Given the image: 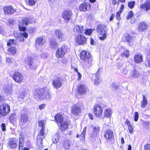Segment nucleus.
I'll use <instances>...</instances> for the list:
<instances>
[{"instance_id": "nucleus-1", "label": "nucleus", "mask_w": 150, "mask_h": 150, "mask_svg": "<svg viewBox=\"0 0 150 150\" xmlns=\"http://www.w3.org/2000/svg\"><path fill=\"white\" fill-rule=\"evenodd\" d=\"M83 26L76 25L74 28V31L76 35H80L76 38V42L77 44L79 45H83L84 44V36L81 34L83 33Z\"/></svg>"}, {"instance_id": "nucleus-2", "label": "nucleus", "mask_w": 150, "mask_h": 150, "mask_svg": "<svg viewBox=\"0 0 150 150\" xmlns=\"http://www.w3.org/2000/svg\"><path fill=\"white\" fill-rule=\"evenodd\" d=\"M36 97L38 98L50 100L51 99V95L46 90L43 89H37L35 92Z\"/></svg>"}, {"instance_id": "nucleus-3", "label": "nucleus", "mask_w": 150, "mask_h": 150, "mask_svg": "<svg viewBox=\"0 0 150 150\" xmlns=\"http://www.w3.org/2000/svg\"><path fill=\"white\" fill-rule=\"evenodd\" d=\"M106 106V105L105 103L95 105L93 107V112L95 115L98 117H101L103 108Z\"/></svg>"}, {"instance_id": "nucleus-4", "label": "nucleus", "mask_w": 150, "mask_h": 150, "mask_svg": "<svg viewBox=\"0 0 150 150\" xmlns=\"http://www.w3.org/2000/svg\"><path fill=\"white\" fill-rule=\"evenodd\" d=\"M93 57L90 53L85 50V68H89L93 64Z\"/></svg>"}, {"instance_id": "nucleus-5", "label": "nucleus", "mask_w": 150, "mask_h": 150, "mask_svg": "<svg viewBox=\"0 0 150 150\" xmlns=\"http://www.w3.org/2000/svg\"><path fill=\"white\" fill-rule=\"evenodd\" d=\"M69 50L68 47L66 45H62L58 48L56 52V55L58 58H62L64 55L67 51Z\"/></svg>"}, {"instance_id": "nucleus-6", "label": "nucleus", "mask_w": 150, "mask_h": 150, "mask_svg": "<svg viewBox=\"0 0 150 150\" xmlns=\"http://www.w3.org/2000/svg\"><path fill=\"white\" fill-rule=\"evenodd\" d=\"M96 30L98 32L102 35V36L100 37V39L101 40H104L106 38V30L105 26L103 25H99L98 26Z\"/></svg>"}, {"instance_id": "nucleus-7", "label": "nucleus", "mask_w": 150, "mask_h": 150, "mask_svg": "<svg viewBox=\"0 0 150 150\" xmlns=\"http://www.w3.org/2000/svg\"><path fill=\"white\" fill-rule=\"evenodd\" d=\"M104 137L106 140L108 142H109L111 143H114L112 141L114 140V133L113 131L110 130L108 129L105 130L104 132Z\"/></svg>"}, {"instance_id": "nucleus-8", "label": "nucleus", "mask_w": 150, "mask_h": 150, "mask_svg": "<svg viewBox=\"0 0 150 150\" xmlns=\"http://www.w3.org/2000/svg\"><path fill=\"white\" fill-rule=\"evenodd\" d=\"M10 111V107L7 104H3L0 106V115L2 116L6 115Z\"/></svg>"}, {"instance_id": "nucleus-9", "label": "nucleus", "mask_w": 150, "mask_h": 150, "mask_svg": "<svg viewBox=\"0 0 150 150\" xmlns=\"http://www.w3.org/2000/svg\"><path fill=\"white\" fill-rule=\"evenodd\" d=\"M129 70L130 71L129 76L132 77L136 78L139 76L138 71L135 69L134 67L132 64H130L128 66Z\"/></svg>"}, {"instance_id": "nucleus-10", "label": "nucleus", "mask_w": 150, "mask_h": 150, "mask_svg": "<svg viewBox=\"0 0 150 150\" xmlns=\"http://www.w3.org/2000/svg\"><path fill=\"white\" fill-rule=\"evenodd\" d=\"M62 16L66 22H67L71 20L73 16V14L71 11L65 10L62 13Z\"/></svg>"}, {"instance_id": "nucleus-11", "label": "nucleus", "mask_w": 150, "mask_h": 150, "mask_svg": "<svg viewBox=\"0 0 150 150\" xmlns=\"http://www.w3.org/2000/svg\"><path fill=\"white\" fill-rule=\"evenodd\" d=\"M12 77L16 82L18 83H21L23 79V77L22 74L18 72H15Z\"/></svg>"}, {"instance_id": "nucleus-12", "label": "nucleus", "mask_w": 150, "mask_h": 150, "mask_svg": "<svg viewBox=\"0 0 150 150\" xmlns=\"http://www.w3.org/2000/svg\"><path fill=\"white\" fill-rule=\"evenodd\" d=\"M63 80L62 78L58 77L54 80L52 85L53 87L56 89H58L62 86V84Z\"/></svg>"}, {"instance_id": "nucleus-13", "label": "nucleus", "mask_w": 150, "mask_h": 150, "mask_svg": "<svg viewBox=\"0 0 150 150\" xmlns=\"http://www.w3.org/2000/svg\"><path fill=\"white\" fill-rule=\"evenodd\" d=\"M55 34L56 38H57L59 41H62L64 40V34L61 30L56 29Z\"/></svg>"}, {"instance_id": "nucleus-14", "label": "nucleus", "mask_w": 150, "mask_h": 150, "mask_svg": "<svg viewBox=\"0 0 150 150\" xmlns=\"http://www.w3.org/2000/svg\"><path fill=\"white\" fill-rule=\"evenodd\" d=\"M99 70L96 74H92L93 76L91 79L92 80L94 81V84L97 85H99L100 82V80L99 79L100 74V72H99Z\"/></svg>"}, {"instance_id": "nucleus-15", "label": "nucleus", "mask_w": 150, "mask_h": 150, "mask_svg": "<svg viewBox=\"0 0 150 150\" xmlns=\"http://www.w3.org/2000/svg\"><path fill=\"white\" fill-rule=\"evenodd\" d=\"M8 146L11 149H14L18 146L17 141L14 138L9 139L7 143Z\"/></svg>"}, {"instance_id": "nucleus-16", "label": "nucleus", "mask_w": 150, "mask_h": 150, "mask_svg": "<svg viewBox=\"0 0 150 150\" xmlns=\"http://www.w3.org/2000/svg\"><path fill=\"white\" fill-rule=\"evenodd\" d=\"M29 121V117L28 114L25 113H21L20 117V124L23 125Z\"/></svg>"}, {"instance_id": "nucleus-17", "label": "nucleus", "mask_w": 150, "mask_h": 150, "mask_svg": "<svg viewBox=\"0 0 150 150\" xmlns=\"http://www.w3.org/2000/svg\"><path fill=\"white\" fill-rule=\"evenodd\" d=\"M25 64L28 65L29 67L31 69L34 68V63L33 59L29 56H28L25 59Z\"/></svg>"}, {"instance_id": "nucleus-18", "label": "nucleus", "mask_w": 150, "mask_h": 150, "mask_svg": "<svg viewBox=\"0 0 150 150\" xmlns=\"http://www.w3.org/2000/svg\"><path fill=\"white\" fill-rule=\"evenodd\" d=\"M148 25L145 22H142L139 23L138 26V30L139 32H142L147 30Z\"/></svg>"}, {"instance_id": "nucleus-19", "label": "nucleus", "mask_w": 150, "mask_h": 150, "mask_svg": "<svg viewBox=\"0 0 150 150\" xmlns=\"http://www.w3.org/2000/svg\"><path fill=\"white\" fill-rule=\"evenodd\" d=\"M81 111V109L77 105L73 106L71 108V113L73 114L77 115Z\"/></svg>"}, {"instance_id": "nucleus-20", "label": "nucleus", "mask_w": 150, "mask_h": 150, "mask_svg": "<svg viewBox=\"0 0 150 150\" xmlns=\"http://www.w3.org/2000/svg\"><path fill=\"white\" fill-rule=\"evenodd\" d=\"M45 43V40L44 37L40 36L37 38L35 41V44L41 46Z\"/></svg>"}, {"instance_id": "nucleus-21", "label": "nucleus", "mask_w": 150, "mask_h": 150, "mask_svg": "<svg viewBox=\"0 0 150 150\" xmlns=\"http://www.w3.org/2000/svg\"><path fill=\"white\" fill-rule=\"evenodd\" d=\"M5 14H13L15 11L14 9L12 6H6L4 8Z\"/></svg>"}, {"instance_id": "nucleus-22", "label": "nucleus", "mask_w": 150, "mask_h": 150, "mask_svg": "<svg viewBox=\"0 0 150 150\" xmlns=\"http://www.w3.org/2000/svg\"><path fill=\"white\" fill-rule=\"evenodd\" d=\"M54 118L55 121L58 124V125L64 121L63 116L59 114L56 115Z\"/></svg>"}, {"instance_id": "nucleus-23", "label": "nucleus", "mask_w": 150, "mask_h": 150, "mask_svg": "<svg viewBox=\"0 0 150 150\" xmlns=\"http://www.w3.org/2000/svg\"><path fill=\"white\" fill-rule=\"evenodd\" d=\"M58 126L62 131L66 129L69 126L67 122L66 121H64L62 122L60 124H59Z\"/></svg>"}, {"instance_id": "nucleus-24", "label": "nucleus", "mask_w": 150, "mask_h": 150, "mask_svg": "<svg viewBox=\"0 0 150 150\" xmlns=\"http://www.w3.org/2000/svg\"><path fill=\"white\" fill-rule=\"evenodd\" d=\"M50 45L51 49H54L58 46V43L56 40L54 38L51 39L50 42Z\"/></svg>"}, {"instance_id": "nucleus-25", "label": "nucleus", "mask_w": 150, "mask_h": 150, "mask_svg": "<svg viewBox=\"0 0 150 150\" xmlns=\"http://www.w3.org/2000/svg\"><path fill=\"white\" fill-rule=\"evenodd\" d=\"M44 129H41L40 132V134L37 137V139L40 140V142H42L43 139L44 138Z\"/></svg>"}, {"instance_id": "nucleus-26", "label": "nucleus", "mask_w": 150, "mask_h": 150, "mask_svg": "<svg viewBox=\"0 0 150 150\" xmlns=\"http://www.w3.org/2000/svg\"><path fill=\"white\" fill-rule=\"evenodd\" d=\"M140 8L141 9L145 8V10L147 11L150 9V1H147L144 4L141 5Z\"/></svg>"}, {"instance_id": "nucleus-27", "label": "nucleus", "mask_w": 150, "mask_h": 150, "mask_svg": "<svg viewBox=\"0 0 150 150\" xmlns=\"http://www.w3.org/2000/svg\"><path fill=\"white\" fill-rule=\"evenodd\" d=\"M78 93L80 95L84 94V86L82 84H80L78 86Z\"/></svg>"}, {"instance_id": "nucleus-28", "label": "nucleus", "mask_w": 150, "mask_h": 150, "mask_svg": "<svg viewBox=\"0 0 150 150\" xmlns=\"http://www.w3.org/2000/svg\"><path fill=\"white\" fill-rule=\"evenodd\" d=\"M143 57L142 55H136L134 57L135 62L137 63H141L142 61Z\"/></svg>"}, {"instance_id": "nucleus-29", "label": "nucleus", "mask_w": 150, "mask_h": 150, "mask_svg": "<svg viewBox=\"0 0 150 150\" xmlns=\"http://www.w3.org/2000/svg\"><path fill=\"white\" fill-rule=\"evenodd\" d=\"M24 143V138L22 137V136L20 137L19 143V150H23V144Z\"/></svg>"}, {"instance_id": "nucleus-30", "label": "nucleus", "mask_w": 150, "mask_h": 150, "mask_svg": "<svg viewBox=\"0 0 150 150\" xmlns=\"http://www.w3.org/2000/svg\"><path fill=\"white\" fill-rule=\"evenodd\" d=\"M93 136L94 137H96L97 136L98 133L100 130V128L98 126L94 127L93 126Z\"/></svg>"}, {"instance_id": "nucleus-31", "label": "nucleus", "mask_w": 150, "mask_h": 150, "mask_svg": "<svg viewBox=\"0 0 150 150\" xmlns=\"http://www.w3.org/2000/svg\"><path fill=\"white\" fill-rule=\"evenodd\" d=\"M31 23L30 18H23L21 21V24L23 25H27Z\"/></svg>"}, {"instance_id": "nucleus-32", "label": "nucleus", "mask_w": 150, "mask_h": 150, "mask_svg": "<svg viewBox=\"0 0 150 150\" xmlns=\"http://www.w3.org/2000/svg\"><path fill=\"white\" fill-rule=\"evenodd\" d=\"M16 115L15 113H12L10 115L9 119V121L11 123H13L16 122Z\"/></svg>"}, {"instance_id": "nucleus-33", "label": "nucleus", "mask_w": 150, "mask_h": 150, "mask_svg": "<svg viewBox=\"0 0 150 150\" xmlns=\"http://www.w3.org/2000/svg\"><path fill=\"white\" fill-rule=\"evenodd\" d=\"M148 102L146 99V96L144 95H143V100L141 103V106L142 108H144L145 107L146 105L147 104Z\"/></svg>"}, {"instance_id": "nucleus-34", "label": "nucleus", "mask_w": 150, "mask_h": 150, "mask_svg": "<svg viewBox=\"0 0 150 150\" xmlns=\"http://www.w3.org/2000/svg\"><path fill=\"white\" fill-rule=\"evenodd\" d=\"M112 114V112L110 108H108L106 109L104 112V115L105 117H111Z\"/></svg>"}, {"instance_id": "nucleus-35", "label": "nucleus", "mask_w": 150, "mask_h": 150, "mask_svg": "<svg viewBox=\"0 0 150 150\" xmlns=\"http://www.w3.org/2000/svg\"><path fill=\"white\" fill-rule=\"evenodd\" d=\"M63 145L64 148L66 149H68L70 147L69 140H65L64 142Z\"/></svg>"}, {"instance_id": "nucleus-36", "label": "nucleus", "mask_w": 150, "mask_h": 150, "mask_svg": "<svg viewBox=\"0 0 150 150\" xmlns=\"http://www.w3.org/2000/svg\"><path fill=\"white\" fill-rule=\"evenodd\" d=\"M16 48L14 46H12L10 47L8 50L9 53L13 55L16 53Z\"/></svg>"}, {"instance_id": "nucleus-37", "label": "nucleus", "mask_w": 150, "mask_h": 150, "mask_svg": "<svg viewBox=\"0 0 150 150\" xmlns=\"http://www.w3.org/2000/svg\"><path fill=\"white\" fill-rule=\"evenodd\" d=\"M124 38L126 39L125 41L126 40L128 42L132 41L134 38L133 37L131 36L128 34H125Z\"/></svg>"}, {"instance_id": "nucleus-38", "label": "nucleus", "mask_w": 150, "mask_h": 150, "mask_svg": "<svg viewBox=\"0 0 150 150\" xmlns=\"http://www.w3.org/2000/svg\"><path fill=\"white\" fill-rule=\"evenodd\" d=\"M59 138L58 134H56V135L52 138V141L53 143L57 144L59 141Z\"/></svg>"}, {"instance_id": "nucleus-39", "label": "nucleus", "mask_w": 150, "mask_h": 150, "mask_svg": "<svg viewBox=\"0 0 150 150\" xmlns=\"http://www.w3.org/2000/svg\"><path fill=\"white\" fill-rule=\"evenodd\" d=\"M45 122V121L44 120L39 121L38 122L39 126L41 127V129H45L44 125Z\"/></svg>"}, {"instance_id": "nucleus-40", "label": "nucleus", "mask_w": 150, "mask_h": 150, "mask_svg": "<svg viewBox=\"0 0 150 150\" xmlns=\"http://www.w3.org/2000/svg\"><path fill=\"white\" fill-rule=\"evenodd\" d=\"M129 51L126 50L124 51L122 53H121V56L123 57H129Z\"/></svg>"}, {"instance_id": "nucleus-41", "label": "nucleus", "mask_w": 150, "mask_h": 150, "mask_svg": "<svg viewBox=\"0 0 150 150\" xmlns=\"http://www.w3.org/2000/svg\"><path fill=\"white\" fill-rule=\"evenodd\" d=\"M142 125L146 129H148L149 125V122L143 121H142Z\"/></svg>"}, {"instance_id": "nucleus-42", "label": "nucleus", "mask_w": 150, "mask_h": 150, "mask_svg": "<svg viewBox=\"0 0 150 150\" xmlns=\"http://www.w3.org/2000/svg\"><path fill=\"white\" fill-rule=\"evenodd\" d=\"M93 30L92 29H87L85 30V34L90 35L92 33Z\"/></svg>"}, {"instance_id": "nucleus-43", "label": "nucleus", "mask_w": 150, "mask_h": 150, "mask_svg": "<svg viewBox=\"0 0 150 150\" xmlns=\"http://www.w3.org/2000/svg\"><path fill=\"white\" fill-rule=\"evenodd\" d=\"M16 41L14 39H9L7 43V45L8 46L11 45V44H15L16 43Z\"/></svg>"}, {"instance_id": "nucleus-44", "label": "nucleus", "mask_w": 150, "mask_h": 150, "mask_svg": "<svg viewBox=\"0 0 150 150\" xmlns=\"http://www.w3.org/2000/svg\"><path fill=\"white\" fill-rule=\"evenodd\" d=\"M135 4V2L134 1L129 2L128 3V6L130 8L132 9L134 7Z\"/></svg>"}, {"instance_id": "nucleus-45", "label": "nucleus", "mask_w": 150, "mask_h": 150, "mask_svg": "<svg viewBox=\"0 0 150 150\" xmlns=\"http://www.w3.org/2000/svg\"><path fill=\"white\" fill-rule=\"evenodd\" d=\"M133 15L134 13L132 11H129L127 14V19H129L133 17Z\"/></svg>"}, {"instance_id": "nucleus-46", "label": "nucleus", "mask_w": 150, "mask_h": 150, "mask_svg": "<svg viewBox=\"0 0 150 150\" xmlns=\"http://www.w3.org/2000/svg\"><path fill=\"white\" fill-rule=\"evenodd\" d=\"M91 7V5L90 3L88 2L86 3L85 2V9L86 11L89 10Z\"/></svg>"}, {"instance_id": "nucleus-47", "label": "nucleus", "mask_w": 150, "mask_h": 150, "mask_svg": "<svg viewBox=\"0 0 150 150\" xmlns=\"http://www.w3.org/2000/svg\"><path fill=\"white\" fill-rule=\"evenodd\" d=\"M37 0H28V3L29 5L32 6L35 4Z\"/></svg>"}, {"instance_id": "nucleus-48", "label": "nucleus", "mask_w": 150, "mask_h": 150, "mask_svg": "<svg viewBox=\"0 0 150 150\" xmlns=\"http://www.w3.org/2000/svg\"><path fill=\"white\" fill-rule=\"evenodd\" d=\"M25 95L23 91H21L20 93L19 98L21 99H23L25 97Z\"/></svg>"}, {"instance_id": "nucleus-49", "label": "nucleus", "mask_w": 150, "mask_h": 150, "mask_svg": "<svg viewBox=\"0 0 150 150\" xmlns=\"http://www.w3.org/2000/svg\"><path fill=\"white\" fill-rule=\"evenodd\" d=\"M139 115L138 113L137 112H135L134 116V120L135 122H137L139 119Z\"/></svg>"}, {"instance_id": "nucleus-50", "label": "nucleus", "mask_w": 150, "mask_h": 150, "mask_svg": "<svg viewBox=\"0 0 150 150\" xmlns=\"http://www.w3.org/2000/svg\"><path fill=\"white\" fill-rule=\"evenodd\" d=\"M121 13L120 12L118 11L117 12L116 14V17L117 19L118 20H120L121 19V18L120 17V14H121Z\"/></svg>"}, {"instance_id": "nucleus-51", "label": "nucleus", "mask_w": 150, "mask_h": 150, "mask_svg": "<svg viewBox=\"0 0 150 150\" xmlns=\"http://www.w3.org/2000/svg\"><path fill=\"white\" fill-rule=\"evenodd\" d=\"M80 139L82 140L84 139V128L83 129V131L80 136Z\"/></svg>"}, {"instance_id": "nucleus-52", "label": "nucleus", "mask_w": 150, "mask_h": 150, "mask_svg": "<svg viewBox=\"0 0 150 150\" xmlns=\"http://www.w3.org/2000/svg\"><path fill=\"white\" fill-rule=\"evenodd\" d=\"M19 28L20 31L25 32L26 30V27L25 26H21L20 25H19Z\"/></svg>"}, {"instance_id": "nucleus-53", "label": "nucleus", "mask_w": 150, "mask_h": 150, "mask_svg": "<svg viewBox=\"0 0 150 150\" xmlns=\"http://www.w3.org/2000/svg\"><path fill=\"white\" fill-rule=\"evenodd\" d=\"M21 33H18L17 32H14V35L17 39H18V38H19L20 35H21Z\"/></svg>"}, {"instance_id": "nucleus-54", "label": "nucleus", "mask_w": 150, "mask_h": 150, "mask_svg": "<svg viewBox=\"0 0 150 150\" xmlns=\"http://www.w3.org/2000/svg\"><path fill=\"white\" fill-rule=\"evenodd\" d=\"M128 128L129 132L131 134H132L133 132V128L132 127L131 125L128 126Z\"/></svg>"}, {"instance_id": "nucleus-55", "label": "nucleus", "mask_w": 150, "mask_h": 150, "mask_svg": "<svg viewBox=\"0 0 150 150\" xmlns=\"http://www.w3.org/2000/svg\"><path fill=\"white\" fill-rule=\"evenodd\" d=\"M84 8V3H82L79 7V9L81 11H83Z\"/></svg>"}, {"instance_id": "nucleus-56", "label": "nucleus", "mask_w": 150, "mask_h": 150, "mask_svg": "<svg viewBox=\"0 0 150 150\" xmlns=\"http://www.w3.org/2000/svg\"><path fill=\"white\" fill-rule=\"evenodd\" d=\"M21 33L23 37H24L25 38H27L28 36V34L26 33L23 32V33Z\"/></svg>"}, {"instance_id": "nucleus-57", "label": "nucleus", "mask_w": 150, "mask_h": 150, "mask_svg": "<svg viewBox=\"0 0 150 150\" xmlns=\"http://www.w3.org/2000/svg\"><path fill=\"white\" fill-rule=\"evenodd\" d=\"M83 50L80 54V57L83 60H84V55L83 54Z\"/></svg>"}, {"instance_id": "nucleus-58", "label": "nucleus", "mask_w": 150, "mask_h": 150, "mask_svg": "<svg viewBox=\"0 0 150 150\" xmlns=\"http://www.w3.org/2000/svg\"><path fill=\"white\" fill-rule=\"evenodd\" d=\"M1 127L2 130L3 131H6V125L4 123H2L1 125Z\"/></svg>"}, {"instance_id": "nucleus-59", "label": "nucleus", "mask_w": 150, "mask_h": 150, "mask_svg": "<svg viewBox=\"0 0 150 150\" xmlns=\"http://www.w3.org/2000/svg\"><path fill=\"white\" fill-rule=\"evenodd\" d=\"M5 98L4 95H0V102L4 101L5 100Z\"/></svg>"}, {"instance_id": "nucleus-60", "label": "nucleus", "mask_w": 150, "mask_h": 150, "mask_svg": "<svg viewBox=\"0 0 150 150\" xmlns=\"http://www.w3.org/2000/svg\"><path fill=\"white\" fill-rule=\"evenodd\" d=\"M124 6L123 4H122L121 6V7L120 9V10L118 12L122 13L123 10L124 9Z\"/></svg>"}, {"instance_id": "nucleus-61", "label": "nucleus", "mask_w": 150, "mask_h": 150, "mask_svg": "<svg viewBox=\"0 0 150 150\" xmlns=\"http://www.w3.org/2000/svg\"><path fill=\"white\" fill-rule=\"evenodd\" d=\"M145 150H150V144H147L145 146Z\"/></svg>"}, {"instance_id": "nucleus-62", "label": "nucleus", "mask_w": 150, "mask_h": 150, "mask_svg": "<svg viewBox=\"0 0 150 150\" xmlns=\"http://www.w3.org/2000/svg\"><path fill=\"white\" fill-rule=\"evenodd\" d=\"M18 40H19L20 41H24V39L23 37L21 35L20 36V37L17 39Z\"/></svg>"}, {"instance_id": "nucleus-63", "label": "nucleus", "mask_w": 150, "mask_h": 150, "mask_svg": "<svg viewBox=\"0 0 150 150\" xmlns=\"http://www.w3.org/2000/svg\"><path fill=\"white\" fill-rule=\"evenodd\" d=\"M128 69L126 68H124L123 70V73L125 74H126L128 73Z\"/></svg>"}, {"instance_id": "nucleus-64", "label": "nucleus", "mask_w": 150, "mask_h": 150, "mask_svg": "<svg viewBox=\"0 0 150 150\" xmlns=\"http://www.w3.org/2000/svg\"><path fill=\"white\" fill-rule=\"evenodd\" d=\"M78 75V78H77V80L79 81V80L81 77V75L80 73L79 72H78L77 73Z\"/></svg>"}]
</instances>
